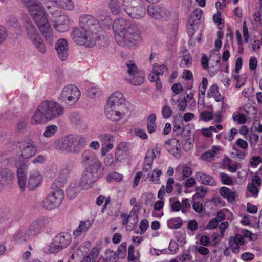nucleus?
Returning a JSON list of instances; mask_svg holds the SVG:
<instances>
[{"label": "nucleus", "mask_w": 262, "mask_h": 262, "mask_svg": "<svg viewBox=\"0 0 262 262\" xmlns=\"http://www.w3.org/2000/svg\"><path fill=\"white\" fill-rule=\"evenodd\" d=\"M128 151V144L125 142L120 143L116 148L115 154L116 161L121 162L124 160Z\"/></svg>", "instance_id": "26"}, {"label": "nucleus", "mask_w": 262, "mask_h": 262, "mask_svg": "<svg viewBox=\"0 0 262 262\" xmlns=\"http://www.w3.org/2000/svg\"><path fill=\"white\" fill-rule=\"evenodd\" d=\"M14 177L15 174L11 170L0 168V188L12 181Z\"/></svg>", "instance_id": "24"}, {"label": "nucleus", "mask_w": 262, "mask_h": 262, "mask_svg": "<svg viewBox=\"0 0 262 262\" xmlns=\"http://www.w3.org/2000/svg\"><path fill=\"white\" fill-rule=\"evenodd\" d=\"M201 119L204 121H208L212 119L213 115L209 111H204L201 114Z\"/></svg>", "instance_id": "62"}, {"label": "nucleus", "mask_w": 262, "mask_h": 262, "mask_svg": "<svg viewBox=\"0 0 262 262\" xmlns=\"http://www.w3.org/2000/svg\"><path fill=\"white\" fill-rule=\"evenodd\" d=\"M41 176L38 171H34L31 174L28 180V187L30 190H33L37 187L41 182Z\"/></svg>", "instance_id": "29"}, {"label": "nucleus", "mask_w": 262, "mask_h": 262, "mask_svg": "<svg viewBox=\"0 0 262 262\" xmlns=\"http://www.w3.org/2000/svg\"><path fill=\"white\" fill-rule=\"evenodd\" d=\"M55 49L59 59L64 61L67 60L69 56L68 44L66 39H58L55 45Z\"/></svg>", "instance_id": "18"}, {"label": "nucleus", "mask_w": 262, "mask_h": 262, "mask_svg": "<svg viewBox=\"0 0 262 262\" xmlns=\"http://www.w3.org/2000/svg\"><path fill=\"white\" fill-rule=\"evenodd\" d=\"M126 72L131 77L127 80L134 85H139L143 83L144 77L143 74L139 71L134 61L128 60L125 63Z\"/></svg>", "instance_id": "9"}, {"label": "nucleus", "mask_w": 262, "mask_h": 262, "mask_svg": "<svg viewBox=\"0 0 262 262\" xmlns=\"http://www.w3.org/2000/svg\"><path fill=\"white\" fill-rule=\"evenodd\" d=\"M97 17L98 19L97 20L100 23V21L106 20L107 22L111 23V20L110 18L109 12L106 10H102L99 11L97 13Z\"/></svg>", "instance_id": "41"}, {"label": "nucleus", "mask_w": 262, "mask_h": 262, "mask_svg": "<svg viewBox=\"0 0 262 262\" xmlns=\"http://www.w3.org/2000/svg\"><path fill=\"white\" fill-rule=\"evenodd\" d=\"M219 92V88L216 84H213L209 88L207 95L209 98L212 97Z\"/></svg>", "instance_id": "55"}, {"label": "nucleus", "mask_w": 262, "mask_h": 262, "mask_svg": "<svg viewBox=\"0 0 262 262\" xmlns=\"http://www.w3.org/2000/svg\"><path fill=\"white\" fill-rule=\"evenodd\" d=\"M147 11L150 16L155 18L159 19L162 16V11L159 6H149Z\"/></svg>", "instance_id": "32"}, {"label": "nucleus", "mask_w": 262, "mask_h": 262, "mask_svg": "<svg viewBox=\"0 0 262 262\" xmlns=\"http://www.w3.org/2000/svg\"><path fill=\"white\" fill-rule=\"evenodd\" d=\"M247 189L251 193L252 195L256 198L258 196L259 189L256 185L253 184L249 183L247 185Z\"/></svg>", "instance_id": "57"}, {"label": "nucleus", "mask_w": 262, "mask_h": 262, "mask_svg": "<svg viewBox=\"0 0 262 262\" xmlns=\"http://www.w3.org/2000/svg\"><path fill=\"white\" fill-rule=\"evenodd\" d=\"M115 38L120 46L132 47L141 39L140 34H115Z\"/></svg>", "instance_id": "12"}, {"label": "nucleus", "mask_w": 262, "mask_h": 262, "mask_svg": "<svg viewBox=\"0 0 262 262\" xmlns=\"http://www.w3.org/2000/svg\"><path fill=\"white\" fill-rule=\"evenodd\" d=\"M221 146L214 145L209 150L203 153L201 156L203 160L211 162L214 160L215 157L221 152Z\"/></svg>", "instance_id": "25"}, {"label": "nucleus", "mask_w": 262, "mask_h": 262, "mask_svg": "<svg viewBox=\"0 0 262 262\" xmlns=\"http://www.w3.org/2000/svg\"><path fill=\"white\" fill-rule=\"evenodd\" d=\"M53 147L57 151L70 154L69 135L56 140Z\"/></svg>", "instance_id": "22"}, {"label": "nucleus", "mask_w": 262, "mask_h": 262, "mask_svg": "<svg viewBox=\"0 0 262 262\" xmlns=\"http://www.w3.org/2000/svg\"><path fill=\"white\" fill-rule=\"evenodd\" d=\"M53 220L51 217L42 216L34 220L30 226L31 230L35 235L40 232L42 229L52 225Z\"/></svg>", "instance_id": "17"}, {"label": "nucleus", "mask_w": 262, "mask_h": 262, "mask_svg": "<svg viewBox=\"0 0 262 262\" xmlns=\"http://www.w3.org/2000/svg\"><path fill=\"white\" fill-rule=\"evenodd\" d=\"M183 223V220L180 217H173L167 220V226L171 229H180Z\"/></svg>", "instance_id": "33"}, {"label": "nucleus", "mask_w": 262, "mask_h": 262, "mask_svg": "<svg viewBox=\"0 0 262 262\" xmlns=\"http://www.w3.org/2000/svg\"><path fill=\"white\" fill-rule=\"evenodd\" d=\"M64 196V193L63 190L56 189L43 200L41 205L47 210H53L61 204Z\"/></svg>", "instance_id": "7"}, {"label": "nucleus", "mask_w": 262, "mask_h": 262, "mask_svg": "<svg viewBox=\"0 0 262 262\" xmlns=\"http://www.w3.org/2000/svg\"><path fill=\"white\" fill-rule=\"evenodd\" d=\"M106 105L127 107L125 103V99L123 95L120 92H116L113 93L108 98Z\"/></svg>", "instance_id": "20"}, {"label": "nucleus", "mask_w": 262, "mask_h": 262, "mask_svg": "<svg viewBox=\"0 0 262 262\" xmlns=\"http://www.w3.org/2000/svg\"><path fill=\"white\" fill-rule=\"evenodd\" d=\"M99 254V249L97 247H94L90 251V253H89L88 255L86 257V261H88V259H89V261H92V262H93L94 260H95L97 257H98Z\"/></svg>", "instance_id": "49"}, {"label": "nucleus", "mask_w": 262, "mask_h": 262, "mask_svg": "<svg viewBox=\"0 0 262 262\" xmlns=\"http://www.w3.org/2000/svg\"><path fill=\"white\" fill-rule=\"evenodd\" d=\"M95 35V34H71V37L77 45L91 48L96 43Z\"/></svg>", "instance_id": "15"}, {"label": "nucleus", "mask_w": 262, "mask_h": 262, "mask_svg": "<svg viewBox=\"0 0 262 262\" xmlns=\"http://www.w3.org/2000/svg\"><path fill=\"white\" fill-rule=\"evenodd\" d=\"M72 238L68 233H61L56 235L49 246V251L54 253L67 248L71 243Z\"/></svg>", "instance_id": "8"}, {"label": "nucleus", "mask_w": 262, "mask_h": 262, "mask_svg": "<svg viewBox=\"0 0 262 262\" xmlns=\"http://www.w3.org/2000/svg\"><path fill=\"white\" fill-rule=\"evenodd\" d=\"M10 217L9 211L7 210L0 209V224L4 223Z\"/></svg>", "instance_id": "54"}, {"label": "nucleus", "mask_w": 262, "mask_h": 262, "mask_svg": "<svg viewBox=\"0 0 262 262\" xmlns=\"http://www.w3.org/2000/svg\"><path fill=\"white\" fill-rule=\"evenodd\" d=\"M213 19V21L217 24L219 29L221 30L224 27V20L221 18L220 13L218 12L217 14H214Z\"/></svg>", "instance_id": "58"}, {"label": "nucleus", "mask_w": 262, "mask_h": 262, "mask_svg": "<svg viewBox=\"0 0 262 262\" xmlns=\"http://www.w3.org/2000/svg\"><path fill=\"white\" fill-rule=\"evenodd\" d=\"M192 58L190 54H187L183 56L180 62V66L181 68L190 67L192 65Z\"/></svg>", "instance_id": "40"}, {"label": "nucleus", "mask_w": 262, "mask_h": 262, "mask_svg": "<svg viewBox=\"0 0 262 262\" xmlns=\"http://www.w3.org/2000/svg\"><path fill=\"white\" fill-rule=\"evenodd\" d=\"M31 230L30 227L27 230H18L12 236V241L16 243H22L28 241L29 238L34 235Z\"/></svg>", "instance_id": "21"}, {"label": "nucleus", "mask_w": 262, "mask_h": 262, "mask_svg": "<svg viewBox=\"0 0 262 262\" xmlns=\"http://www.w3.org/2000/svg\"><path fill=\"white\" fill-rule=\"evenodd\" d=\"M156 116L154 114H150L147 120V129L149 134L156 132L157 126L156 124Z\"/></svg>", "instance_id": "34"}, {"label": "nucleus", "mask_w": 262, "mask_h": 262, "mask_svg": "<svg viewBox=\"0 0 262 262\" xmlns=\"http://www.w3.org/2000/svg\"><path fill=\"white\" fill-rule=\"evenodd\" d=\"M192 257L189 252H184L179 256V259L182 262L190 261Z\"/></svg>", "instance_id": "60"}, {"label": "nucleus", "mask_w": 262, "mask_h": 262, "mask_svg": "<svg viewBox=\"0 0 262 262\" xmlns=\"http://www.w3.org/2000/svg\"><path fill=\"white\" fill-rule=\"evenodd\" d=\"M244 244V237L239 234H236L234 237H230L229 239V247L234 253H238L240 247L243 246Z\"/></svg>", "instance_id": "23"}, {"label": "nucleus", "mask_w": 262, "mask_h": 262, "mask_svg": "<svg viewBox=\"0 0 262 262\" xmlns=\"http://www.w3.org/2000/svg\"><path fill=\"white\" fill-rule=\"evenodd\" d=\"M200 22L198 20H192L190 18L189 24L187 26V30L189 33H193L198 30Z\"/></svg>", "instance_id": "47"}, {"label": "nucleus", "mask_w": 262, "mask_h": 262, "mask_svg": "<svg viewBox=\"0 0 262 262\" xmlns=\"http://www.w3.org/2000/svg\"><path fill=\"white\" fill-rule=\"evenodd\" d=\"M162 174V171L161 170L155 169L151 174L149 175V180L154 184H157L160 183V177Z\"/></svg>", "instance_id": "43"}, {"label": "nucleus", "mask_w": 262, "mask_h": 262, "mask_svg": "<svg viewBox=\"0 0 262 262\" xmlns=\"http://www.w3.org/2000/svg\"><path fill=\"white\" fill-rule=\"evenodd\" d=\"M129 113L127 107L105 105V114L106 117L113 122H118Z\"/></svg>", "instance_id": "10"}, {"label": "nucleus", "mask_w": 262, "mask_h": 262, "mask_svg": "<svg viewBox=\"0 0 262 262\" xmlns=\"http://www.w3.org/2000/svg\"><path fill=\"white\" fill-rule=\"evenodd\" d=\"M80 186H77V184L75 183H71L67 190L68 196L70 199L75 198L80 192Z\"/></svg>", "instance_id": "36"}, {"label": "nucleus", "mask_w": 262, "mask_h": 262, "mask_svg": "<svg viewBox=\"0 0 262 262\" xmlns=\"http://www.w3.org/2000/svg\"><path fill=\"white\" fill-rule=\"evenodd\" d=\"M232 119L238 124H243L246 122L247 119L245 115L239 112H235L232 115Z\"/></svg>", "instance_id": "38"}, {"label": "nucleus", "mask_w": 262, "mask_h": 262, "mask_svg": "<svg viewBox=\"0 0 262 262\" xmlns=\"http://www.w3.org/2000/svg\"><path fill=\"white\" fill-rule=\"evenodd\" d=\"M79 23L80 27L74 28V32L97 33L102 31L99 21L91 15H81L79 17Z\"/></svg>", "instance_id": "4"}, {"label": "nucleus", "mask_w": 262, "mask_h": 262, "mask_svg": "<svg viewBox=\"0 0 262 262\" xmlns=\"http://www.w3.org/2000/svg\"><path fill=\"white\" fill-rule=\"evenodd\" d=\"M219 221L216 218H212L209 221L207 228L208 229H215L219 225Z\"/></svg>", "instance_id": "64"}, {"label": "nucleus", "mask_w": 262, "mask_h": 262, "mask_svg": "<svg viewBox=\"0 0 262 262\" xmlns=\"http://www.w3.org/2000/svg\"><path fill=\"white\" fill-rule=\"evenodd\" d=\"M91 226V223L89 221H81L79 225V228L81 229L83 233L86 232Z\"/></svg>", "instance_id": "59"}, {"label": "nucleus", "mask_w": 262, "mask_h": 262, "mask_svg": "<svg viewBox=\"0 0 262 262\" xmlns=\"http://www.w3.org/2000/svg\"><path fill=\"white\" fill-rule=\"evenodd\" d=\"M87 139L81 135H69L70 154H78L86 146Z\"/></svg>", "instance_id": "11"}, {"label": "nucleus", "mask_w": 262, "mask_h": 262, "mask_svg": "<svg viewBox=\"0 0 262 262\" xmlns=\"http://www.w3.org/2000/svg\"><path fill=\"white\" fill-rule=\"evenodd\" d=\"M161 113L163 118L168 119L171 116L172 110L168 104H165L162 108Z\"/></svg>", "instance_id": "50"}, {"label": "nucleus", "mask_w": 262, "mask_h": 262, "mask_svg": "<svg viewBox=\"0 0 262 262\" xmlns=\"http://www.w3.org/2000/svg\"><path fill=\"white\" fill-rule=\"evenodd\" d=\"M123 8L125 13L131 18L139 19L146 14V8L142 0H122Z\"/></svg>", "instance_id": "3"}, {"label": "nucleus", "mask_w": 262, "mask_h": 262, "mask_svg": "<svg viewBox=\"0 0 262 262\" xmlns=\"http://www.w3.org/2000/svg\"><path fill=\"white\" fill-rule=\"evenodd\" d=\"M169 143L171 145H175L174 148H171L169 149V152L175 157H179L180 155V145L179 141L176 139H172L169 141Z\"/></svg>", "instance_id": "35"}, {"label": "nucleus", "mask_w": 262, "mask_h": 262, "mask_svg": "<svg viewBox=\"0 0 262 262\" xmlns=\"http://www.w3.org/2000/svg\"><path fill=\"white\" fill-rule=\"evenodd\" d=\"M28 166L29 162L27 160H19L15 162L18 184L23 191L25 190L26 186Z\"/></svg>", "instance_id": "13"}, {"label": "nucleus", "mask_w": 262, "mask_h": 262, "mask_svg": "<svg viewBox=\"0 0 262 262\" xmlns=\"http://www.w3.org/2000/svg\"><path fill=\"white\" fill-rule=\"evenodd\" d=\"M64 108L57 102L44 101L38 106L32 117V124H43L59 117L64 113Z\"/></svg>", "instance_id": "1"}, {"label": "nucleus", "mask_w": 262, "mask_h": 262, "mask_svg": "<svg viewBox=\"0 0 262 262\" xmlns=\"http://www.w3.org/2000/svg\"><path fill=\"white\" fill-rule=\"evenodd\" d=\"M103 174V168H86L79 182L82 189H88Z\"/></svg>", "instance_id": "5"}, {"label": "nucleus", "mask_w": 262, "mask_h": 262, "mask_svg": "<svg viewBox=\"0 0 262 262\" xmlns=\"http://www.w3.org/2000/svg\"><path fill=\"white\" fill-rule=\"evenodd\" d=\"M220 177L221 178L222 182L223 184L227 185H230L232 184V183H233L232 179L231 178V177L229 176V175H228L225 173L221 172L220 173Z\"/></svg>", "instance_id": "53"}, {"label": "nucleus", "mask_w": 262, "mask_h": 262, "mask_svg": "<svg viewBox=\"0 0 262 262\" xmlns=\"http://www.w3.org/2000/svg\"><path fill=\"white\" fill-rule=\"evenodd\" d=\"M241 111H244L246 113L247 117L251 118L254 117L256 114V110L255 107L253 106H246L244 108H240Z\"/></svg>", "instance_id": "48"}, {"label": "nucleus", "mask_w": 262, "mask_h": 262, "mask_svg": "<svg viewBox=\"0 0 262 262\" xmlns=\"http://www.w3.org/2000/svg\"><path fill=\"white\" fill-rule=\"evenodd\" d=\"M152 70L154 72H155L157 74V75L160 76L166 73L168 71V68L165 65L162 64L159 66L157 63H154L153 65Z\"/></svg>", "instance_id": "44"}, {"label": "nucleus", "mask_w": 262, "mask_h": 262, "mask_svg": "<svg viewBox=\"0 0 262 262\" xmlns=\"http://www.w3.org/2000/svg\"><path fill=\"white\" fill-rule=\"evenodd\" d=\"M221 196L225 198L229 202L232 203L235 200V193L226 187H222L220 190Z\"/></svg>", "instance_id": "31"}, {"label": "nucleus", "mask_w": 262, "mask_h": 262, "mask_svg": "<svg viewBox=\"0 0 262 262\" xmlns=\"http://www.w3.org/2000/svg\"><path fill=\"white\" fill-rule=\"evenodd\" d=\"M248 140L250 142L251 145L252 147H255L257 143L259 140V136L256 133H251L248 134Z\"/></svg>", "instance_id": "51"}, {"label": "nucleus", "mask_w": 262, "mask_h": 262, "mask_svg": "<svg viewBox=\"0 0 262 262\" xmlns=\"http://www.w3.org/2000/svg\"><path fill=\"white\" fill-rule=\"evenodd\" d=\"M202 15V10L200 9H195L191 13L190 18L192 20H198L200 22V19Z\"/></svg>", "instance_id": "56"}, {"label": "nucleus", "mask_w": 262, "mask_h": 262, "mask_svg": "<svg viewBox=\"0 0 262 262\" xmlns=\"http://www.w3.org/2000/svg\"><path fill=\"white\" fill-rule=\"evenodd\" d=\"M81 93L77 86L74 84H68L62 90L59 100L68 105L76 103L79 99Z\"/></svg>", "instance_id": "6"}, {"label": "nucleus", "mask_w": 262, "mask_h": 262, "mask_svg": "<svg viewBox=\"0 0 262 262\" xmlns=\"http://www.w3.org/2000/svg\"><path fill=\"white\" fill-rule=\"evenodd\" d=\"M24 4L40 31L41 33L50 32L51 28L48 19L45 9L41 4L36 0H24Z\"/></svg>", "instance_id": "2"}, {"label": "nucleus", "mask_w": 262, "mask_h": 262, "mask_svg": "<svg viewBox=\"0 0 262 262\" xmlns=\"http://www.w3.org/2000/svg\"><path fill=\"white\" fill-rule=\"evenodd\" d=\"M109 7L114 15H118L121 12L119 2L118 0H111L109 3Z\"/></svg>", "instance_id": "39"}, {"label": "nucleus", "mask_w": 262, "mask_h": 262, "mask_svg": "<svg viewBox=\"0 0 262 262\" xmlns=\"http://www.w3.org/2000/svg\"><path fill=\"white\" fill-rule=\"evenodd\" d=\"M70 169L68 167L62 169L59 172L58 177L56 179L51 185L52 189H58L62 187L66 183L69 175Z\"/></svg>", "instance_id": "19"}, {"label": "nucleus", "mask_w": 262, "mask_h": 262, "mask_svg": "<svg viewBox=\"0 0 262 262\" xmlns=\"http://www.w3.org/2000/svg\"><path fill=\"white\" fill-rule=\"evenodd\" d=\"M102 146H106L108 144H113L114 141V136L110 134H102L99 136Z\"/></svg>", "instance_id": "37"}, {"label": "nucleus", "mask_w": 262, "mask_h": 262, "mask_svg": "<svg viewBox=\"0 0 262 262\" xmlns=\"http://www.w3.org/2000/svg\"><path fill=\"white\" fill-rule=\"evenodd\" d=\"M29 37L33 43L38 50V51L42 53H45L46 51V47L43 43V40L42 36H43L50 43L52 41V34H28Z\"/></svg>", "instance_id": "16"}, {"label": "nucleus", "mask_w": 262, "mask_h": 262, "mask_svg": "<svg viewBox=\"0 0 262 262\" xmlns=\"http://www.w3.org/2000/svg\"><path fill=\"white\" fill-rule=\"evenodd\" d=\"M134 246L133 245H129L128 249V257L127 259L128 261L133 262L136 259V257L134 255Z\"/></svg>", "instance_id": "61"}, {"label": "nucleus", "mask_w": 262, "mask_h": 262, "mask_svg": "<svg viewBox=\"0 0 262 262\" xmlns=\"http://www.w3.org/2000/svg\"><path fill=\"white\" fill-rule=\"evenodd\" d=\"M81 162L82 165L88 166L86 168H102L96 154L89 149L85 150L82 153Z\"/></svg>", "instance_id": "14"}, {"label": "nucleus", "mask_w": 262, "mask_h": 262, "mask_svg": "<svg viewBox=\"0 0 262 262\" xmlns=\"http://www.w3.org/2000/svg\"><path fill=\"white\" fill-rule=\"evenodd\" d=\"M195 177L198 181L203 185L214 186L217 184L214 178L209 174L198 172L195 174Z\"/></svg>", "instance_id": "28"}, {"label": "nucleus", "mask_w": 262, "mask_h": 262, "mask_svg": "<svg viewBox=\"0 0 262 262\" xmlns=\"http://www.w3.org/2000/svg\"><path fill=\"white\" fill-rule=\"evenodd\" d=\"M192 174V169L190 167L184 166L182 168V176L179 178L180 181L188 178Z\"/></svg>", "instance_id": "52"}, {"label": "nucleus", "mask_w": 262, "mask_h": 262, "mask_svg": "<svg viewBox=\"0 0 262 262\" xmlns=\"http://www.w3.org/2000/svg\"><path fill=\"white\" fill-rule=\"evenodd\" d=\"M58 3L61 7L66 10H72L74 8V4L72 0H58Z\"/></svg>", "instance_id": "46"}, {"label": "nucleus", "mask_w": 262, "mask_h": 262, "mask_svg": "<svg viewBox=\"0 0 262 262\" xmlns=\"http://www.w3.org/2000/svg\"><path fill=\"white\" fill-rule=\"evenodd\" d=\"M135 135L143 140L147 139L148 136L144 130L140 128L135 129Z\"/></svg>", "instance_id": "63"}, {"label": "nucleus", "mask_w": 262, "mask_h": 262, "mask_svg": "<svg viewBox=\"0 0 262 262\" xmlns=\"http://www.w3.org/2000/svg\"><path fill=\"white\" fill-rule=\"evenodd\" d=\"M101 89L96 86H92L88 90V95L91 98H96L102 95Z\"/></svg>", "instance_id": "45"}, {"label": "nucleus", "mask_w": 262, "mask_h": 262, "mask_svg": "<svg viewBox=\"0 0 262 262\" xmlns=\"http://www.w3.org/2000/svg\"><path fill=\"white\" fill-rule=\"evenodd\" d=\"M21 149V156L24 159H29L34 156L37 151V148L32 142L25 144Z\"/></svg>", "instance_id": "27"}, {"label": "nucleus", "mask_w": 262, "mask_h": 262, "mask_svg": "<svg viewBox=\"0 0 262 262\" xmlns=\"http://www.w3.org/2000/svg\"><path fill=\"white\" fill-rule=\"evenodd\" d=\"M126 23L123 18L116 19L112 25V28L114 33H122L125 31Z\"/></svg>", "instance_id": "30"}, {"label": "nucleus", "mask_w": 262, "mask_h": 262, "mask_svg": "<svg viewBox=\"0 0 262 262\" xmlns=\"http://www.w3.org/2000/svg\"><path fill=\"white\" fill-rule=\"evenodd\" d=\"M58 127L55 125L47 126L43 133L45 137L49 138L53 136L57 132Z\"/></svg>", "instance_id": "42"}]
</instances>
